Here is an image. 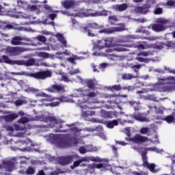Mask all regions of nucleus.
Masks as SVG:
<instances>
[{
  "instance_id": "obj_55",
  "label": "nucleus",
  "mask_w": 175,
  "mask_h": 175,
  "mask_svg": "<svg viewBox=\"0 0 175 175\" xmlns=\"http://www.w3.org/2000/svg\"><path fill=\"white\" fill-rule=\"evenodd\" d=\"M67 61H68L71 64H73L74 65L76 64V62H75V61H76V58L75 57H68L67 59Z\"/></svg>"
},
{
  "instance_id": "obj_5",
  "label": "nucleus",
  "mask_w": 175,
  "mask_h": 175,
  "mask_svg": "<svg viewBox=\"0 0 175 175\" xmlns=\"http://www.w3.org/2000/svg\"><path fill=\"white\" fill-rule=\"evenodd\" d=\"M94 12V10L92 9L85 10L82 12V15L84 17H99L109 15V11L106 10H103L102 11H97L95 12Z\"/></svg>"
},
{
  "instance_id": "obj_38",
  "label": "nucleus",
  "mask_w": 175,
  "mask_h": 175,
  "mask_svg": "<svg viewBox=\"0 0 175 175\" xmlns=\"http://www.w3.org/2000/svg\"><path fill=\"white\" fill-rule=\"evenodd\" d=\"M165 46H166V44L163 42H160L159 44H154V47L157 50H162L163 49L165 48Z\"/></svg>"
},
{
  "instance_id": "obj_53",
  "label": "nucleus",
  "mask_w": 175,
  "mask_h": 175,
  "mask_svg": "<svg viewBox=\"0 0 175 175\" xmlns=\"http://www.w3.org/2000/svg\"><path fill=\"white\" fill-rule=\"evenodd\" d=\"M38 40H39V42H42V43H44V42H46V37L44 36H40L38 37Z\"/></svg>"
},
{
  "instance_id": "obj_22",
  "label": "nucleus",
  "mask_w": 175,
  "mask_h": 175,
  "mask_svg": "<svg viewBox=\"0 0 175 175\" xmlns=\"http://www.w3.org/2000/svg\"><path fill=\"white\" fill-rule=\"evenodd\" d=\"M152 29H153V31H155V32H162V31H165V29H166L163 25L158 23L153 25Z\"/></svg>"
},
{
  "instance_id": "obj_8",
  "label": "nucleus",
  "mask_w": 175,
  "mask_h": 175,
  "mask_svg": "<svg viewBox=\"0 0 175 175\" xmlns=\"http://www.w3.org/2000/svg\"><path fill=\"white\" fill-rule=\"evenodd\" d=\"M5 51L8 54H10V55L16 57V55H20L24 51V49L20 46H8L6 48Z\"/></svg>"
},
{
  "instance_id": "obj_42",
  "label": "nucleus",
  "mask_w": 175,
  "mask_h": 175,
  "mask_svg": "<svg viewBox=\"0 0 175 175\" xmlns=\"http://www.w3.org/2000/svg\"><path fill=\"white\" fill-rule=\"evenodd\" d=\"M89 159L92 161V162H102V159H100L99 157H90Z\"/></svg>"
},
{
  "instance_id": "obj_15",
  "label": "nucleus",
  "mask_w": 175,
  "mask_h": 175,
  "mask_svg": "<svg viewBox=\"0 0 175 175\" xmlns=\"http://www.w3.org/2000/svg\"><path fill=\"white\" fill-rule=\"evenodd\" d=\"M46 122H51V124H55L58 125V124H64V120L57 119L55 117L48 116L46 118Z\"/></svg>"
},
{
  "instance_id": "obj_43",
  "label": "nucleus",
  "mask_w": 175,
  "mask_h": 175,
  "mask_svg": "<svg viewBox=\"0 0 175 175\" xmlns=\"http://www.w3.org/2000/svg\"><path fill=\"white\" fill-rule=\"evenodd\" d=\"M83 29L85 32H88V36H90L92 38H94V36H95V34L94 33H92L91 30H90L88 27H84Z\"/></svg>"
},
{
  "instance_id": "obj_46",
  "label": "nucleus",
  "mask_w": 175,
  "mask_h": 175,
  "mask_svg": "<svg viewBox=\"0 0 175 175\" xmlns=\"http://www.w3.org/2000/svg\"><path fill=\"white\" fill-rule=\"evenodd\" d=\"M148 127H143L140 130V133H142V135H146V133H148Z\"/></svg>"
},
{
  "instance_id": "obj_26",
  "label": "nucleus",
  "mask_w": 175,
  "mask_h": 175,
  "mask_svg": "<svg viewBox=\"0 0 175 175\" xmlns=\"http://www.w3.org/2000/svg\"><path fill=\"white\" fill-rule=\"evenodd\" d=\"M117 125H118V120H117L107 122V128H109V129H113V128L117 126Z\"/></svg>"
},
{
  "instance_id": "obj_10",
  "label": "nucleus",
  "mask_w": 175,
  "mask_h": 175,
  "mask_svg": "<svg viewBox=\"0 0 175 175\" xmlns=\"http://www.w3.org/2000/svg\"><path fill=\"white\" fill-rule=\"evenodd\" d=\"M46 91H48V92H51V93L61 92L62 94H64V92H65V86L62 85L55 84L46 88Z\"/></svg>"
},
{
  "instance_id": "obj_30",
  "label": "nucleus",
  "mask_w": 175,
  "mask_h": 175,
  "mask_svg": "<svg viewBox=\"0 0 175 175\" xmlns=\"http://www.w3.org/2000/svg\"><path fill=\"white\" fill-rule=\"evenodd\" d=\"M36 173V170L32 166L28 167L25 170L26 175H33Z\"/></svg>"
},
{
  "instance_id": "obj_52",
  "label": "nucleus",
  "mask_w": 175,
  "mask_h": 175,
  "mask_svg": "<svg viewBox=\"0 0 175 175\" xmlns=\"http://www.w3.org/2000/svg\"><path fill=\"white\" fill-rule=\"evenodd\" d=\"M61 80H62V81H64L65 83H68V81H70V80L66 75L62 76Z\"/></svg>"
},
{
  "instance_id": "obj_1",
  "label": "nucleus",
  "mask_w": 175,
  "mask_h": 175,
  "mask_svg": "<svg viewBox=\"0 0 175 175\" xmlns=\"http://www.w3.org/2000/svg\"><path fill=\"white\" fill-rule=\"evenodd\" d=\"M15 75L17 76H28L29 77L36 79V80H46V79H49V77H51L53 75L51 71L49 70L30 73L28 72L22 71L20 72H15Z\"/></svg>"
},
{
  "instance_id": "obj_57",
  "label": "nucleus",
  "mask_w": 175,
  "mask_h": 175,
  "mask_svg": "<svg viewBox=\"0 0 175 175\" xmlns=\"http://www.w3.org/2000/svg\"><path fill=\"white\" fill-rule=\"evenodd\" d=\"M58 105H59V102L58 101L49 103V106H51L52 107H55V106H58Z\"/></svg>"
},
{
  "instance_id": "obj_34",
  "label": "nucleus",
  "mask_w": 175,
  "mask_h": 175,
  "mask_svg": "<svg viewBox=\"0 0 175 175\" xmlns=\"http://www.w3.org/2000/svg\"><path fill=\"white\" fill-rule=\"evenodd\" d=\"M85 28H88V29H90V28H92V29H100L102 27L98 25V23H93L89 24Z\"/></svg>"
},
{
  "instance_id": "obj_27",
  "label": "nucleus",
  "mask_w": 175,
  "mask_h": 175,
  "mask_svg": "<svg viewBox=\"0 0 175 175\" xmlns=\"http://www.w3.org/2000/svg\"><path fill=\"white\" fill-rule=\"evenodd\" d=\"M139 77L137 75H133L132 74H123L122 76V80H132V79H137Z\"/></svg>"
},
{
  "instance_id": "obj_62",
  "label": "nucleus",
  "mask_w": 175,
  "mask_h": 175,
  "mask_svg": "<svg viewBox=\"0 0 175 175\" xmlns=\"http://www.w3.org/2000/svg\"><path fill=\"white\" fill-rule=\"evenodd\" d=\"M132 69H140V68H142V65L141 64H136V65H134L132 67Z\"/></svg>"
},
{
  "instance_id": "obj_58",
  "label": "nucleus",
  "mask_w": 175,
  "mask_h": 175,
  "mask_svg": "<svg viewBox=\"0 0 175 175\" xmlns=\"http://www.w3.org/2000/svg\"><path fill=\"white\" fill-rule=\"evenodd\" d=\"M157 23H159L160 24H166L167 21L163 18H159L158 19Z\"/></svg>"
},
{
  "instance_id": "obj_17",
  "label": "nucleus",
  "mask_w": 175,
  "mask_h": 175,
  "mask_svg": "<svg viewBox=\"0 0 175 175\" xmlns=\"http://www.w3.org/2000/svg\"><path fill=\"white\" fill-rule=\"evenodd\" d=\"M112 9L116 12H124V10L128 9V4L124 3L122 4L113 5H112Z\"/></svg>"
},
{
  "instance_id": "obj_20",
  "label": "nucleus",
  "mask_w": 175,
  "mask_h": 175,
  "mask_svg": "<svg viewBox=\"0 0 175 175\" xmlns=\"http://www.w3.org/2000/svg\"><path fill=\"white\" fill-rule=\"evenodd\" d=\"M88 157H80L77 161L73 163V165H71V169H75V167H77L80 166V164L82 162H88Z\"/></svg>"
},
{
  "instance_id": "obj_44",
  "label": "nucleus",
  "mask_w": 175,
  "mask_h": 175,
  "mask_svg": "<svg viewBox=\"0 0 175 175\" xmlns=\"http://www.w3.org/2000/svg\"><path fill=\"white\" fill-rule=\"evenodd\" d=\"M25 103V102L23 100L18 99L15 101V105L18 107L20 106H23V105Z\"/></svg>"
},
{
  "instance_id": "obj_49",
  "label": "nucleus",
  "mask_w": 175,
  "mask_h": 175,
  "mask_svg": "<svg viewBox=\"0 0 175 175\" xmlns=\"http://www.w3.org/2000/svg\"><path fill=\"white\" fill-rule=\"evenodd\" d=\"M163 9L162 8H157L156 10L154 11V14H162Z\"/></svg>"
},
{
  "instance_id": "obj_28",
  "label": "nucleus",
  "mask_w": 175,
  "mask_h": 175,
  "mask_svg": "<svg viewBox=\"0 0 175 175\" xmlns=\"http://www.w3.org/2000/svg\"><path fill=\"white\" fill-rule=\"evenodd\" d=\"M4 63V64H9L10 65H12L13 60H11L9 57L6 55H3L1 58H0V63Z\"/></svg>"
},
{
  "instance_id": "obj_54",
  "label": "nucleus",
  "mask_w": 175,
  "mask_h": 175,
  "mask_svg": "<svg viewBox=\"0 0 175 175\" xmlns=\"http://www.w3.org/2000/svg\"><path fill=\"white\" fill-rule=\"evenodd\" d=\"M57 17V14H50L49 15V18L52 21H54V20Z\"/></svg>"
},
{
  "instance_id": "obj_41",
  "label": "nucleus",
  "mask_w": 175,
  "mask_h": 175,
  "mask_svg": "<svg viewBox=\"0 0 175 175\" xmlns=\"http://www.w3.org/2000/svg\"><path fill=\"white\" fill-rule=\"evenodd\" d=\"M138 57H148V55H151V53L150 52H147V51H142V52H139L137 54Z\"/></svg>"
},
{
  "instance_id": "obj_6",
  "label": "nucleus",
  "mask_w": 175,
  "mask_h": 175,
  "mask_svg": "<svg viewBox=\"0 0 175 175\" xmlns=\"http://www.w3.org/2000/svg\"><path fill=\"white\" fill-rule=\"evenodd\" d=\"M148 140V137H144L140 134H137L135 136L129 139V142H132L135 144H143V143H146Z\"/></svg>"
},
{
  "instance_id": "obj_25",
  "label": "nucleus",
  "mask_w": 175,
  "mask_h": 175,
  "mask_svg": "<svg viewBox=\"0 0 175 175\" xmlns=\"http://www.w3.org/2000/svg\"><path fill=\"white\" fill-rule=\"evenodd\" d=\"M100 114L103 118H113V113L110 111H107L103 109L100 111Z\"/></svg>"
},
{
  "instance_id": "obj_16",
  "label": "nucleus",
  "mask_w": 175,
  "mask_h": 175,
  "mask_svg": "<svg viewBox=\"0 0 175 175\" xmlns=\"http://www.w3.org/2000/svg\"><path fill=\"white\" fill-rule=\"evenodd\" d=\"M36 96H41L42 98H45L42 100V102H53V100H54V97H53V96L46 94L44 92L37 93L36 94Z\"/></svg>"
},
{
  "instance_id": "obj_48",
  "label": "nucleus",
  "mask_w": 175,
  "mask_h": 175,
  "mask_svg": "<svg viewBox=\"0 0 175 175\" xmlns=\"http://www.w3.org/2000/svg\"><path fill=\"white\" fill-rule=\"evenodd\" d=\"M132 174L133 175H148V174L147 172H144L143 171L141 172H137V171H134L132 172Z\"/></svg>"
},
{
  "instance_id": "obj_37",
  "label": "nucleus",
  "mask_w": 175,
  "mask_h": 175,
  "mask_svg": "<svg viewBox=\"0 0 175 175\" xmlns=\"http://www.w3.org/2000/svg\"><path fill=\"white\" fill-rule=\"evenodd\" d=\"M32 65H35V59H29L27 61L24 60L25 66H32Z\"/></svg>"
},
{
  "instance_id": "obj_19",
  "label": "nucleus",
  "mask_w": 175,
  "mask_h": 175,
  "mask_svg": "<svg viewBox=\"0 0 175 175\" xmlns=\"http://www.w3.org/2000/svg\"><path fill=\"white\" fill-rule=\"evenodd\" d=\"M62 5L64 6V9H70L75 6V1L73 0H65L62 1Z\"/></svg>"
},
{
  "instance_id": "obj_59",
  "label": "nucleus",
  "mask_w": 175,
  "mask_h": 175,
  "mask_svg": "<svg viewBox=\"0 0 175 175\" xmlns=\"http://www.w3.org/2000/svg\"><path fill=\"white\" fill-rule=\"evenodd\" d=\"M70 131H71V132H75V133L79 132V128L74 126V127H71L70 129Z\"/></svg>"
},
{
  "instance_id": "obj_39",
  "label": "nucleus",
  "mask_w": 175,
  "mask_h": 175,
  "mask_svg": "<svg viewBox=\"0 0 175 175\" xmlns=\"http://www.w3.org/2000/svg\"><path fill=\"white\" fill-rule=\"evenodd\" d=\"M18 122H19V124H28V122H29V119L27 117H22L19 119Z\"/></svg>"
},
{
  "instance_id": "obj_9",
  "label": "nucleus",
  "mask_w": 175,
  "mask_h": 175,
  "mask_svg": "<svg viewBox=\"0 0 175 175\" xmlns=\"http://www.w3.org/2000/svg\"><path fill=\"white\" fill-rule=\"evenodd\" d=\"M75 158H76L75 155H68L60 157L59 159V165H62V166H66V165L72 163L73 161H75Z\"/></svg>"
},
{
  "instance_id": "obj_14",
  "label": "nucleus",
  "mask_w": 175,
  "mask_h": 175,
  "mask_svg": "<svg viewBox=\"0 0 175 175\" xmlns=\"http://www.w3.org/2000/svg\"><path fill=\"white\" fill-rule=\"evenodd\" d=\"M111 42L105 40L104 41H98V44L96 49H98V50H103L105 47H111Z\"/></svg>"
},
{
  "instance_id": "obj_56",
  "label": "nucleus",
  "mask_w": 175,
  "mask_h": 175,
  "mask_svg": "<svg viewBox=\"0 0 175 175\" xmlns=\"http://www.w3.org/2000/svg\"><path fill=\"white\" fill-rule=\"evenodd\" d=\"M88 96L89 98H95V96H96V93L94 92H91L88 94Z\"/></svg>"
},
{
  "instance_id": "obj_11",
  "label": "nucleus",
  "mask_w": 175,
  "mask_h": 175,
  "mask_svg": "<svg viewBox=\"0 0 175 175\" xmlns=\"http://www.w3.org/2000/svg\"><path fill=\"white\" fill-rule=\"evenodd\" d=\"M13 167H14V163L11 161H8L0 164V170H5V172H12Z\"/></svg>"
},
{
  "instance_id": "obj_7",
  "label": "nucleus",
  "mask_w": 175,
  "mask_h": 175,
  "mask_svg": "<svg viewBox=\"0 0 175 175\" xmlns=\"http://www.w3.org/2000/svg\"><path fill=\"white\" fill-rule=\"evenodd\" d=\"M150 9H151V4L145 3L142 6L136 7L135 12L139 14H147V13H150Z\"/></svg>"
},
{
  "instance_id": "obj_31",
  "label": "nucleus",
  "mask_w": 175,
  "mask_h": 175,
  "mask_svg": "<svg viewBox=\"0 0 175 175\" xmlns=\"http://www.w3.org/2000/svg\"><path fill=\"white\" fill-rule=\"evenodd\" d=\"M163 121H166L167 124H172V122H174L175 121V118L173 116V115H169L167 116L165 118L162 119Z\"/></svg>"
},
{
  "instance_id": "obj_12",
  "label": "nucleus",
  "mask_w": 175,
  "mask_h": 175,
  "mask_svg": "<svg viewBox=\"0 0 175 175\" xmlns=\"http://www.w3.org/2000/svg\"><path fill=\"white\" fill-rule=\"evenodd\" d=\"M5 129L8 131V132H14V131H25L27 128L25 126H21L18 124H13V125H5L4 126Z\"/></svg>"
},
{
  "instance_id": "obj_32",
  "label": "nucleus",
  "mask_w": 175,
  "mask_h": 175,
  "mask_svg": "<svg viewBox=\"0 0 175 175\" xmlns=\"http://www.w3.org/2000/svg\"><path fill=\"white\" fill-rule=\"evenodd\" d=\"M110 91L112 92H114V91L118 92V91H122V87L121 85H114L109 88Z\"/></svg>"
},
{
  "instance_id": "obj_18",
  "label": "nucleus",
  "mask_w": 175,
  "mask_h": 175,
  "mask_svg": "<svg viewBox=\"0 0 175 175\" xmlns=\"http://www.w3.org/2000/svg\"><path fill=\"white\" fill-rule=\"evenodd\" d=\"M131 117L136 120L137 121H139V122H146L148 121L147 118L143 116V114L140 113H134Z\"/></svg>"
},
{
  "instance_id": "obj_51",
  "label": "nucleus",
  "mask_w": 175,
  "mask_h": 175,
  "mask_svg": "<svg viewBox=\"0 0 175 175\" xmlns=\"http://www.w3.org/2000/svg\"><path fill=\"white\" fill-rule=\"evenodd\" d=\"M98 33H111V31L109 29H103L98 31Z\"/></svg>"
},
{
  "instance_id": "obj_23",
  "label": "nucleus",
  "mask_w": 175,
  "mask_h": 175,
  "mask_svg": "<svg viewBox=\"0 0 175 175\" xmlns=\"http://www.w3.org/2000/svg\"><path fill=\"white\" fill-rule=\"evenodd\" d=\"M18 117V115L17 113H10L5 116V121H6V122H12V121H14V120H16V118Z\"/></svg>"
},
{
  "instance_id": "obj_36",
  "label": "nucleus",
  "mask_w": 175,
  "mask_h": 175,
  "mask_svg": "<svg viewBox=\"0 0 175 175\" xmlns=\"http://www.w3.org/2000/svg\"><path fill=\"white\" fill-rule=\"evenodd\" d=\"M88 88L90 90H95V82L92 79H89L86 81Z\"/></svg>"
},
{
  "instance_id": "obj_45",
  "label": "nucleus",
  "mask_w": 175,
  "mask_h": 175,
  "mask_svg": "<svg viewBox=\"0 0 175 175\" xmlns=\"http://www.w3.org/2000/svg\"><path fill=\"white\" fill-rule=\"evenodd\" d=\"M116 96H117V94H105L103 96V97L105 99H111L112 98H116Z\"/></svg>"
},
{
  "instance_id": "obj_33",
  "label": "nucleus",
  "mask_w": 175,
  "mask_h": 175,
  "mask_svg": "<svg viewBox=\"0 0 175 175\" xmlns=\"http://www.w3.org/2000/svg\"><path fill=\"white\" fill-rule=\"evenodd\" d=\"M113 51H118L120 53L121 51H126V49L121 47H116L115 49L109 48L106 50V53H113Z\"/></svg>"
},
{
  "instance_id": "obj_2",
  "label": "nucleus",
  "mask_w": 175,
  "mask_h": 175,
  "mask_svg": "<svg viewBox=\"0 0 175 175\" xmlns=\"http://www.w3.org/2000/svg\"><path fill=\"white\" fill-rule=\"evenodd\" d=\"M148 151H156V152H158V148L156 147L144 148V150L141 153L143 160L142 166L144 167H147V169L152 172V173H157V171L155 170V165L154 163L149 164L148 163V159L147 158Z\"/></svg>"
},
{
  "instance_id": "obj_29",
  "label": "nucleus",
  "mask_w": 175,
  "mask_h": 175,
  "mask_svg": "<svg viewBox=\"0 0 175 175\" xmlns=\"http://www.w3.org/2000/svg\"><path fill=\"white\" fill-rule=\"evenodd\" d=\"M57 38L59 42L64 46V47H68L66 40L64 38V35L59 33L57 34Z\"/></svg>"
},
{
  "instance_id": "obj_21",
  "label": "nucleus",
  "mask_w": 175,
  "mask_h": 175,
  "mask_svg": "<svg viewBox=\"0 0 175 175\" xmlns=\"http://www.w3.org/2000/svg\"><path fill=\"white\" fill-rule=\"evenodd\" d=\"M23 38L20 37V36H15L14 38H12V40H11V44L13 46H20L21 44H23Z\"/></svg>"
},
{
  "instance_id": "obj_63",
  "label": "nucleus",
  "mask_w": 175,
  "mask_h": 175,
  "mask_svg": "<svg viewBox=\"0 0 175 175\" xmlns=\"http://www.w3.org/2000/svg\"><path fill=\"white\" fill-rule=\"evenodd\" d=\"M77 73H79V70H75L74 71H70L69 72V74L71 75V76H73V75H77Z\"/></svg>"
},
{
  "instance_id": "obj_47",
  "label": "nucleus",
  "mask_w": 175,
  "mask_h": 175,
  "mask_svg": "<svg viewBox=\"0 0 175 175\" xmlns=\"http://www.w3.org/2000/svg\"><path fill=\"white\" fill-rule=\"evenodd\" d=\"M79 152L80 154H87V148L84 146H81L79 148Z\"/></svg>"
},
{
  "instance_id": "obj_50",
  "label": "nucleus",
  "mask_w": 175,
  "mask_h": 175,
  "mask_svg": "<svg viewBox=\"0 0 175 175\" xmlns=\"http://www.w3.org/2000/svg\"><path fill=\"white\" fill-rule=\"evenodd\" d=\"M44 8L45 9V10H49L50 12H53V13H58V11H53V10L51 9V7H50V5H45L44 6Z\"/></svg>"
},
{
  "instance_id": "obj_3",
  "label": "nucleus",
  "mask_w": 175,
  "mask_h": 175,
  "mask_svg": "<svg viewBox=\"0 0 175 175\" xmlns=\"http://www.w3.org/2000/svg\"><path fill=\"white\" fill-rule=\"evenodd\" d=\"M84 98L81 97V99L77 100V102H79V107L82 109V117H89V116H94V112L90 111H84L87 109H96V107H95L94 105L95 104L94 102H89L87 100H83Z\"/></svg>"
},
{
  "instance_id": "obj_40",
  "label": "nucleus",
  "mask_w": 175,
  "mask_h": 175,
  "mask_svg": "<svg viewBox=\"0 0 175 175\" xmlns=\"http://www.w3.org/2000/svg\"><path fill=\"white\" fill-rule=\"evenodd\" d=\"M11 65H18V66H21L24 65V60H12Z\"/></svg>"
},
{
  "instance_id": "obj_35",
  "label": "nucleus",
  "mask_w": 175,
  "mask_h": 175,
  "mask_svg": "<svg viewBox=\"0 0 175 175\" xmlns=\"http://www.w3.org/2000/svg\"><path fill=\"white\" fill-rule=\"evenodd\" d=\"M85 148L87 152H95L96 151H98V148L94 147L92 145H86Z\"/></svg>"
},
{
  "instance_id": "obj_61",
  "label": "nucleus",
  "mask_w": 175,
  "mask_h": 175,
  "mask_svg": "<svg viewBox=\"0 0 175 175\" xmlns=\"http://www.w3.org/2000/svg\"><path fill=\"white\" fill-rule=\"evenodd\" d=\"M167 6H174V1H167Z\"/></svg>"
},
{
  "instance_id": "obj_24",
  "label": "nucleus",
  "mask_w": 175,
  "mask_h": 175,
  "mask_svg": "<svg viewBox=\"0 0 175 175\" xmlns=\"http://www.w3.org/2000/svg\"><path fill=\"white\" fill-rule=\"evenodd\" d=\"M109 23L111 25H120L119 24H116V23L118 22V17L115 15H111L108 17Z\"/></svg>"
},
{
  "instance_id": "obj_13",
  "label": "nucleus",
  "mask_w": 175,
  "mask_h": 175,
  "mask_svg": "<svg viewBox=\"0 0 175 175\" xmlns=\"http://www.w3.org/2000/svg\"><path fill=\"white\" fill-rule=\"evenodd\" d=\"M163 92H171V91H175V85L174 82H170L168 81L166 82V85H163L161 86Z\"/></svg>"
},
{
  "instance_id": "obj_64",
  "label": "nucleus",
  "mask_w": 175,
  "mask_h": 175,
  "mask_svg": "<svg viewBox=\"0 0 175 175\" xmlns=\"http://www.w3.org/2000/svg\"><path fill=\"white\" fill-rule=\"evenodd\" d=\"M36 175H46V174L44 173V170H41L38 171Z\"/></svg>"
},
{
  "instance_id": "obj_60",
  "label": "nucleus",
  "mask_w": 175,
  "mask_h": 175,
  "mask_svg": "<svg viewBox=\"0 0 175 175\" xmlns=\"http://www.w3.org/2000/svg\"><path fill=\"white\" fill-rule=\"evenodd\" d=\"M50 56V55H49V53L43 52L41 53V57H42L43 58H49V57Z\"/></svg>"
},
{
  "instance_id": "obj_4",
  "label": "nucleus",
  "mask_w": 175,
  "mask_h": 175,
  "mask_svg": "<svg viewBox=\"0 0 175 175\" xmlns=\"http://www.w3.org/2000/svg\"><path fill=\"white\" fill-rule=\"evenodd\" d=\"M53 142L59 148H68L69 147V141L64 135H55L53 137Z\"/></svg>"
}]
</instances>
